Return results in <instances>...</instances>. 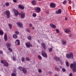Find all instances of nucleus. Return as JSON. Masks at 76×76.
I'll list each match as a JSON object with an SVG mask.
<instances>
[{
  "mask_svg": "<svg viewBox=\"0 0 76 76\" xmlns=\"http://www.w3.org/2000/svg\"><path fill=\"white\" fill-rule=\"evenodd\" d=\"M66 57L67 59H73L74 56L72 53H70V54H67L66 55Z\"/></svg>",
  "mask_w": 76,
  "mask_h": 76,
  "instance_id": "obj_1",
  "label": "nucleus"
},
{
  "mask_svg": "<svg viewBox=\"0 0 76 76\" xmlns=\"http://www.w3.org/2000/svg\"><path fill=\"white\" fill-rule=\"evenodd\" d=\"M18 69H20V71L23 72V73L26 74L27 73V70L26 68L25 67H23L22 68L21 66H19L18 67Z\"/></svg>",
  "mask_w": 76,
  "mask_h": 76,
  "instance_id": "obj_2",
  "label": "nucleus"
},
{
  "mask_svg": "<svg viewBox=\"0 0 76 76\" xmlns=\"http://www.w3.org/2000/svg\"><path fill=\"white\" fill-rule=\"evenodd\" d=\"M42 55L43 57H45V58H47L48 56L45 52L44 51H42Z\"/></svg>",
  "mask_w": 76,
  "mask_h": 76,
  "instance_id": "obj_3",
  "label": "nucleus"
},
{
  "mask_svg": "<svg viewBox=\"0 0 76 76\" xmlns=\"http://www.w3.org/2000/svg\"><path fill=\"white\" fill-rule=\"evenodd\" d=\"M5 14L6 15H7V18H10V11H9L7 10L5 11Z\"/></svg>",
  "mask_w": 76,
  "mask_h": 76,
  "instance_id": "obj_4",
  "label": "nucleus"
},
{
  "mask_svg": "<svg viewBox=\"0 0 76 76\" xmlns=\"http://www.w3.org/2000/svg\"><path fill=\"white\" fill-rule=\"evenodd\" d=\"M26 46L27 48H30V47H32V45L30 42H28L26 43Z\"/></svg>",
  "mask_w": 76,
  "mask_h": 76,
  "instance_id": "obj_5",
  "label": "nucleus"
},
{
  "mask_svg": "<svg viewBox=\"0 0 76 76\" xmlns=\"http://www.w3.org/2000/svg\"><path fill=\"white\" fill-rule=\"evenodd\" d=\"M13 11L14 12V14L15 16H18L19 15V12H18V11L14 9L13 10Z\"/></svg>",
  "mask_w": 76,
  "mask_h": 76,
  "instance_id": "obj_6",
  "label": "nucleus"
},
{
  "mask_svg": "<svg viewBox=\"0 0 76 76\" xmlns=\"http://www.w3.org/2000/svg\"><path fill=\"white\" fill-rule=\"evenodd\" d=\"M35 12L39 13L41 11V8L39 7H36L35 8Z\"/></svg>",
  "mask_w": 76,
  "mask_h": 76,
  "instance_id": "obj_7",
  "label": "nucleus"
},
{
  "mask_svg": "<svg viewBox=\"0 0 76 76\" xmlns=\"http://www.w3.org/2000/svg\"><path fill=\"white\" fill-rule=\"evenodd\" d=\"M17 24L19 28H23V24H22V23L20 22H18L17 23Z\"/></svg>",
  "mask_w": 76,
  "mask_h": 76,
  "instance_id": "obj_8",
  "label": "nucleus"
},
{
  "mask_svg": "<svg viewBox=\"0 0 76 76\" xmlns=\"http://www.w3.org/2000/svg\"><path fill=\"white\" fill-rule=\"evenodd\" d=\"M70 67L72 70V71L73 73H76V66H72L71 67V66H70Z\"/></svg>",
  "mask_w": 76,
  "mask_h": 76,
  "instance_id": "obj_9",
  "label": "nucleus"
},
{
  "mask_svg": "<svg viewBox=\"0 0 76 76\" xmlns=\"http://www.w3.org/2000/svg\"><path fill=\"white\" fill-rule=\"evenodd\" d=\"M54 59V60H56V61H60V58L58 57H57L56 56H55L53 57Z\"/></svg>",
  "mask_w": 76,
  "mask_h": 76,
  "instance_id": "obj_10",
  "label": "nucleus"
},
{
  "mask_svg": "<svg viewBox=\"0 0 76 76\" xmlns=\"http://www.w3.org/2000/svg\"><path fill=\"white\" fill-rule=\"evenodd\" d=\"M41 47H42L44 49V50H46V45L45 44V43H42L41 44Z\"/></svg>",
  "mask_w": 76,
  "mask_h": 76,
  "instance_id": "obj_11",
  "label": "nucleus"
},
{
  "mask_svg": "<svg viewBox=\"0 0 76 76\" xmlns=\"http://www.w3.org/2000/svg\"><path fill=\"white\" fill-rule=\"evenodd\" d=\"M56 5L54 3H52L50 4V7L52 8H54L56 7Z\"/></svg>",
  "mask_w": 76,
  "mask_h": 76,
  "instance_id": "obj_12",
  "label": "nucleus"
},
{
  "mask_svg": "<svg viewBox=\"0 0 76 76\" xmlns=\"http://www.w3.org/2000/svg\"><path fill=\"white\" fill-rule=\"evenodd\" d=\"M15 43L16 45H20V41L18 39H17L15 42Z\"/></svg>",
  "mask_w": 76,
  "mask_h": 76,
  "instance_id": "obj_13",
  "label": "nucleus"
},
{
  "mask_svg": "<svg viewBox=\"0 0 76 76\" xmlns=\"http://www.w3.org/2000/svg\"><path fill=\"white\" fill-rule=\"evenodd\" d=\"M18 7L21 10H23L24 9V6H22L21 5H19L18 6Z\"/></svg>",
  "mask_w": 76,
  "mask_h": 76,
  "instance_id": "obj_14",
  "label": "nucleus"
},
{
  "mask_svg": "<svg viewBox=\"0 0 76 76\" xmlns=\"http://www.w3.org/2000/svg\"><path fill=\"white\" fill-rule=\"evenodd\" d=\"M61 13V10L60 9H58V11H56V14H60Z\"/></svg>",
  "mask_w": 76,
  "mask_h": 76,
  "instance_id": "obj_15",
  "label": "nucleus"
},
{
  "mask_svg": "<svg viewBox=\"0 0 76 76\" xmlns=\"http://www.w3.org/2000/svg\"><path fill=\"white\" fill-rule=\"evenodd\" d=\"M4 39L5 41H7V34H4Z\"/></svg>",
  "mask_w": 76,
  "mask_h": 76,
  "instance_id": "obj_16",
  "label": "nucleus"
},
{
  "mask_svg": "<svg viewBox=\"0 0 76 76\" xmlns=\"http://www.w3.org/2000/svg\"><path fill=\"white\" fill-rule=\"evenodd\" d=\"M31 3L33 5H36L37 4V1L35 0H33L31 1Z\"/></svg>",
  "mask_w": 76,
  "mask_h": 76,
  "instance_id": "obj_17",
  "label": "nucleus"
},
{
  "mask_svg": "<svg viewBox=\"0 0 76 76\" xmlns=\"http://www.w3.org/2000/svg\"><path fill=\"white\" fill-rule=\"evenodd\" d=\"M50 26H51V28H52L54 29H55V28H56V26H55L53 24H52L51 23H50Z\"/></svg>",
  "mask_w": 76,
  "mask_h": 76,
  "instance_id": "obj_18",
  "label": "nucleus"
},
{
  "mask_svg": "<svg viewBox=\"0 0 76 76\" xmlns=\"http://www.w3.org/2000/svg\"><path fill=\"white\" fill-rule=\"evenodd\" d=\"M71 67H76V63L75 62H74V64H70Z\"/></svg>",
  "mask_w": 76,
  "mask_h": 76,
  "instance_id": "obj_19",
  "label": "nucleus"
},
{
  "mask_svg": "<svg viewBox=\"0 0 76 76\" xmlns=\"http://www.w3.org/2000/svg\"><path fill=\"white\" fill-rule=\"evenodd\" d=\"M4 65L5 67H8L9 66V63L7 62H4Z\"/></svg>",
  "mask_w": 76,
  "mask_h": 76,
  "instance_id": "obj_20",
  "label": "nucleus"
},
{
  "mask_svg": "<svg viewBox=\"0 0 76 76\" xmlns=\"http://www.w3.org/2000/svg\"><path fill=\"white\" fill-rule=\"evenodd\" d=\"M6 46L7 47V48H10L11 47V45H10V43H7L6 44Z\"/></svg>",
  "mask_w": 76,
  "mask_h": 76,
  "instance_id": "obj_21",
  "label": "nucleus"
},
{
  "mask_svg": "<svg viewBox=\"0 0 76 76\" xmlns=\"http://www.w3.org/2000/svg\"><path fill=\"white\" fill-rule=\"evenodd\" d=\"M65 32L66 33H68L69 32H70V30L69 28H67L65 30Z\"/></svg>",
  "mask_w": 76,
  "mask_h": 76,
  "instance_id": "obj_22",
  "label": "nucleus"
},
{
  "mask_svg": "<svg viewBox=\"0 0 76 76\" xmlns=\"http://www.w3.org/2000/svg\"><path fill=\"white\" fill-rule=\"evenodd\" d=\"M21 18H24L25 17V14L23 13L21 15Z\"/></svg>",
  "mask_w": 76,
  "mask_h": 76,
  "instance_id": "obj_23",
  "label": "nucleus"
},
{
  "mask_svg": "<svg viewBox=\"0 0 76 76\" xmlns=\"http://www.w3.org/2000/svg\"><path fill=\"white\" fill-rule=\"evenodd\" d=\"M13 38L16 39L18 38V35L15 34H14L12 36Z\"/></svg>",
  "mask_w": 76,
  "mask_h": 76,
  "instance_id": "obj_24",
  "label": "nucleus"
},
{
  "mask_svg": "<svg viewBox=\"0 0 76 76\" xmlns=\"http://www.w3.org/2000/svg\"><path fill=\"white\" fill-rule=\"evenodd\" d=\"M55 69L56 71H60V68H57V67H55Z\"/></svg>",
  "mask_w": 76,
  "mask_h": 76,
  "instance_id": "obj_25",
  "label": "nucleus"
},
{
  "mask_svg": "<svg viewBox=\"0 0 76 76\" xmlns=\"http://www.w3.org/2000/svg\"><path fill=\"white\" fill-rule=\"evenodd\" d=\"M67 3V0H64L63 1V4H66Z\"/></svg>",
  "mask_w": 76,
  "mask_h": 76,
  "instance_id": "obj_26",
  "label": "nucleus"
},
{
  "mask_svg": "<svg viewBox=\"0 0 76 76\" xmlns=\"http://www.w3.org/2000/svg\"><path fill=\"white\" fill-rule=\"evenodd\" d=\"M11 76H16V74L15 73H12L11 74Z\"/></svg>",
  "mask_w": 76,
  "mask_h": 76,
  "instance_id": "obj_27",
  "label": "nucleus"
},
{
  "mask_svg": "<svg viewBox=\"0 0 76 76\" xmlns=\"http://www.w3.org/2000/svg\"><path fill=\"white\" fill-rule=\"evenodd\" d=\"M3 34H4V33L3 31H0V35H3Z\"/></svg>",
  "mask_w": 76,
  "mask_h": 76,
  "instance_id": "obj_28",
  "label": "nucleus"
},
{
  "mask_svg": "<svg viewBox=\"0 0 76 76\" xmlns=\"http://www.w3.org/2000/svg\"><path fill=\"white\" fill-rule=\"evenodd\" d=\"M26 61H30V59H29V58L28 57L26 58Z\"/></svg>",
  "mask_w": 76,
  "mask_h": 76,
  "instance_id": "obj_29",
  "label": "nucleus"
},
{
  "mask_svg": "<svg viewBox=\"0 0 76 76\" xmlns=\"http://www.w3.org/2000/svg\"><path fill=\"white\" fill-rule=\"evenodd\" d=\"M38 57L39 60H42V57L40 55H38Z\"/></svg>",
  "mask_w": 76,
  "mask_h": 76,
  "instance_id": "obj_30",
  "label": "nucleus"
},
{
  "mask_svg": "<svg viewBox=\"0 0 76 76\" xmlns=\"http://www.w3.org/2000/svg\"><path fill=\"white\" fill-rule=\"evenodd\" d=\"M66 66H67V67H69V63L68 61H66Z\"/></svg>",
  "mask_w": 76,
  "mask_h": 76,
  "instance_id": "obj_31",
  "label": "nucleus"
},
{
  "mask_svg": "<svg viewBox=\"0 0 76 76\" xmlns=\"http://www.w3.org/2000/svg\"><path fill=\"white\" fill-rule=\"evenodd\" d=\"M8 25H9V26L10 29H12V24H11L9 23Z\"/></svg>",
  "mask_w": 76,
  "mask_h": 76,
  "instance_id": "obj_32",
  "label": "nucleus"
},
{
  "mask_svg": "<svg viewBox=\"0 0 76 76\" xmlns=\"http://www.w3.org/2000/svg\"><path fill=\"white\" fill-rule=\"evenodd\" d=\"M28 40H31L32 37H31V36H29L28 37Z\"/></svg>",
  "mask_w": 76,
  "mask_h": 76,
  "instance_id": "obj_33",
  "label": "nucleus"
},
{
  "mask_svg": "<svg viewBox=\"0 0 76 76\" xmlns=\"http://www.w3.org/2000/svg\"><path fill=\"white\" fill-rule=\"evenodd\" d=\"M15 35H19V32H18V31H15Z\"/></svg>",
  "mask_w": 76,
  "mask_h": 76,
  "instance_id": "obj_34",
  "label": "nucleus"
},
{
  "mask_svg": "<svg viewBox=\"0 0 76 76\" xmlns=\"http://www.w3.org/2000/svg\"><path fill=\"white\" fill-rule=\"evenodd\" d=\"M52 51H53V48H50L49 49V52H51Z\"/></svg>",
  "mask_w": 76,
  "mask_h": 76,
  "instance_id": "obj_35",
  "label": "nucleus"
},
{
  "mask_svg": "<svg viewBox=\"0 0 76 76\" xmlns=\"http://www.w3.org/2000/svg\"><path fill=\"white\" fill-rule=\"evenodd\" d=\"M8 50H9V51H10L11 52H12V51H13V50H12V49L10 48H8Z\"/></svg>",
  "mask_w": 76,
  "mask_h": 76,
  "instance_id": "obj_36",
  "label": "nucleus"
},
{
  "mask_svg": "<svg viewBox=\"0 0 76 76\" xmlns=\"http://www.w3.org/2000/svg\"><path fill=\"white\" fill-rule=\"evenodd\" d=\"M6 6H7V7H8L9 6V3H7L5 4Z\"/></svg>",
  "mask_w": 76,
  "mask_h": 76,
  "instance_id": "obj_37",
  "label": "nucleus"
},
{
  "mask_svg": "<svg viewBox=\"0 0 76 76\" xmlns=\"http://www.w3.org/2000/svg\"><path fill=\"white\" fill-rule=\"evenodd\" d=\"M62 42L63 43V45H64V44H66V41H62Z\"/></svg>",
  "mask_w": 76,
  "mask_h": 76,
  "instance_id": "obj_38",
  "label": "nucleus"
},
{
  "mask_svg": "<svg viewBox=\"0 0 76 76\" xmlns=\"http://www.w3.org/2000/svg\"><path fill=\"white\" fill-rule=\"evenodd\" d=\"M62 71L63 72H65L66 71V69H65V68H62Z\"/></svg>",
  "mask_w": 76,
  "mask_h": 76,
  "instance_id": "obj_39",
  "label": "nucleus"
},
{
  "mask_svg": "<svg viewBox=\"0 0 76 76\" xmlns=\"http://www.w3.org/2000/svg\"><path fill=\"white\" fill-rule=\"evenodd\" d=\"M25 58H24L23 57L22 58H21L22 61L23 62L24 61H25Z\"/></svg>",
  "mask_w": 76,
  "mask_h": 76,
  "instance_id": "obj_40",
  "label": "nucleus"
},
{
  "mask_svg": "<svg viewBox=\"0 0 76 76\" xmlns=\"http://www.w3.org/2000/svg\"><path fill=\"white\" fill-rule=\"evenodd\" d=\"M32 16L33 17H35L37 16V14H33Z\"/></svg>",
  "mask_w": 76,
  "mask_h": 76,
  "instance_id": "obj_41",
  "label": "nucleus"
},
{
  "mask_svg": "<svg viewBox=\"0 0 76 76\" xmlns=\"http://www.w3.org/2000/svg\"><path fill=\"white\" fill-rule=\"evenodd\" d=\"M26 30H27V32H29V33L31 32L30 31V30H29V29H28V28H26Z\"/></svg>",
  "mask_w": 76,
  "mask_h": 76,
  "instance_id": "obj_42",
  "label": "nucleus"
},
{
  "mask_svg": "<svg viewBox=\"0 0 76 76\" xmlns=\"http://www.w3.org/2000/svg\"><path fill=\"white\" fill-rule=\"evenodd\" d=\"M1 63H2V64H4V61L3 60H1Z\"/></svg>",
  "mask_w": 76,
  "mask_h": 76,
  "instance_id": "obj_43",
  "label": "nucleus"
},
{
  "mask_svg": "<svg viewBox=\"0 0 76 76\" xmlns=\"http://www.w3.org/2000/svg\"><path fill=\"white\" fill-rule=\"evenodd\" d=\"M56 31L57 33H59V32H60V31L58 29L56 30Z\"/></svg>",
  "mask_w": 76,
  "mask_h": 76,
  "instance_id": "obj_44",
  "label": "nucleus"
},
{
  "mask_svg": "<svg viewBox=\"0 0 76 76\" xmlns=\"http://www.w3.org/2000/svg\"><path fill=\"white\" fill-rule=\"evenodd\" d=\"M38 72H39V73H41V72H42V71L41 70V69H39L38 70Z\"/></svg>",
  "mask_w": 76,
  "mask_h": 76,
  "instance_id": "obj_45",
  "label": "nucleus"
},
{
  "mask_svg": "<svg viewBox=\"0 0 76 76\" xmlns=\"http://www.w3.org/2000/svg\"><path fill=\"white\" fill-rule=\"evenodd\" d=\"M13 60H14V61H16V58H15V57H13Z\"/></svg>",
  "mask_w": 76,
  "mask_h": 76,
  "instance_id": "obj_46",
  "label": "nucleus"
},
{
  "mask_svg": "<svg viewBox=\"0 0 76 76\" xmlns=\"http://www.w3.org/2000/svg\"><path fill=\"white\" fill-rule=\"evenodd\" d=\"M29 26L30 27H32V24L31 23H30L29 24Z\"/></svg>",
  "mask_w": 76,
  "mask_h": 76,
  "instance_id": "obj_47",
  "label": "nucleus"
},
{
  "mask_svg": "<svg viewBox=\"0 0 76 76\" xmlns=\"http://www.w3.org/2000/svg\"><path fill=\"white\" fill-rule=\"evenodd\" d=\"M13 1L14 3H17V0H13Z\"/></svg>",
  "mask_w": 76,
  "mask_h": 76,
  "instance_id": "obj_48",
  "label": "nucleus"
},
{
  "mask_svg": "<svg viewBox=\"0 0 76 76\" xmlns=\"http://www.w3.org/2000/svg\"><path fill=\"white\" fill-rule=\"evenodd\" d=\"M0 54H3V51H2L0 50Z\"/></svg>",
  "mask_w": 76,
  "mask_h": 76,
  "instance_id": "obj_49",
  "label": "nucleus"
},
{
  "mask_svg": "<svg viewBox=\"0 0 76 76\" xmlns=\"http://www.w3.org/2000/svg\"><path fill=\"white\" fill-rule=\"evenodd\" d=\"M69 76H72V73H70L69 74Z\"/></svg>",
  "mask_w": 76,
  "mask_h": 76,
  "instance_id": "obj_50",
  "label": "nucleus"
},
{
  "mask_svg": "<svg viewBox=\"0 0 76 76\" xmlns=\"http://www.w3.org/2000/svg\"><path fill=\"white\" fill-rule=\"evenodd\" d=\"M49 73L50 74H52V72L51 71H50L49 72Z\"/></svg>",
  "mask_w": 76,
  "mask_h": 76,
  "instance_id": "obj_51",
  "label": "nucleus"
},
{
  "mask_svg": "<svg viewBox=\"0 0 76 76\" xmlns=\"http://www.w3.org/2000/svg\"><path fill=\"white\" fill-rule=\"evenodd\" d=\"M65 20H67V17H65Z\"/></svg>",
  "mask_w": 76,
  "mask_h": 76,
  "instance_id": "obj_52",
  "label": "nucleus"
},
{
  "mask_svg": "<svg viewBox=\"0 0 76 76\" xmlns=\"http://www.w3.org/2000/svg\"><path fill=\"white\" fill-rule=\"evenodd\" d=\"M54 76H58V75L57 74H56V75H55Z\"/></svg>",
  "mask_w": 76,
  "mask_h": 76,
  "instance_id": "obj_53",
  "label": "nucleus"
},
{
  "mask_svg": "<svg viewBox=\"0 0 76 76\" xmlns=\"http://www.w3.org/2000/svg\"><path fill=\"white\" fill-rule=\"evenodd\" d=\"M50 12H46V13H48H48H49Z\"/></svg>",
  "mask_w": 76,
  "mask_h": 76,
  "instance_id": "obj_54",
  "label": "nucleus"
},
{
  "mask_svg": "<svg viewBox=\"0 0 76 76\" xmlns=\"http://www.w3.org/2000/svg\"><path fill=\"white\" fill-rule=\"evenodd\" d=\"M69 4H71V3H72V1H69Z\"/></svg>",
  "mask_w": 76,
  "mask_h": 76,
  "instance_id": "obj_55",
  "label": "nucleus"
},
{
  "mask_svg": "<svg viewBox=\"0 0 76 76\" xmlns=\"http://www.w3.org/2000/svg\"><path fill=\"white\" fill-rule=\"evenodd\" d=\"M3 7H6V6H5V5L4 4L3 5Z\"/></svg>",
  "mask_w": 76,
  "mask_h": 76,
  "instance_id": "obj_56",
  "label": "nucleus"
},
{
  "mask_svg": "<svg viewBox=\"0 0 76 76\" xmlns=\"http://www.w3.org/2000/svg\"><path fill=\"white\" fill-rule=\"evenodd\" d=\"M69 2H70V1H71V0H67Z\"/></svg>",
  "mask_w": 76,
  "mask_h": 76,
  "instance_id": "obj_57",
  "label": "nucleus"
},
{
  "mask_svg": "<svg viewBox=\"0 0 76 76\" xmlns=\"http://www.w3.org/2000/svg\"><path fill=\"white\" fill-rule=\"evenodd\" d=\"M37 41L39 43V40H37Z\"/></svg>",
  "mask_w": 76,
  "mask_h": 76,
  "instance_id": "obj_58",
  "label": "nucleus"
},
{
  "mask_svg": "<svg viewBox=\"0 0 76 76\" xmlns=\"http://www.w3.org/2000/svg\"><path fill=\"white\" fill-rule=\"evenodd\" d=\"M14 72L15 73H16V71H15V70H14Z\"/></svg>",
  "mask_w": 76,
  "mask_h": 76,
  "instance_id": "obj_59",
  "label": "nucleus"
},
{
  "mask_svg": "<svg viewBox=\"0 0 76 76\" xmlns=\"http://www.w3.org/2000/svg\"><path fill=\"white\" fill-rule=\"evenodd\" d=\"M32 29H35V28H34V27H32Z\"/></svg>",
  "mask_w": 76,
  "mask_h": 76,
  "instance_id": "obj_60",
  "label": "nucleus"
},
{
  "mask_svg": "<svg viewBox=\"0 0 76 76\" xmlns=\"http://www.w3.org/2000/svg\"><path fill=\"white\" fill-rule=\"evenodd\" d=\"M71 36H72V35L70 34L69 35V37H71Z\"/></svg>",
  "mask_w": 76,
  "mask_h": 76,
  "instance_id": "obj_61",
  "label": "nucleus"
},
{
  "mask_svg": "<svg viewBox=\"0 0 76 76\" xmlns=\"http://www.w3.org/2000/svg\"><path fill=\"white\" fill-rule=\"evenodd\" d=\"M38 1H41V0H38Z\"/></svg>",
  "mask_w": 76,
  "mask_h": 76,
  "instance_id": "obj_62",
  "label": "nucleus"
},
{
  "mask_svg": "<svg viewBox=\"0 0 76 76\" xmlns=\"http://www.w3.org/2000/svg\"><path fill=\"white\" fill-rule=\"evenodd\" d=\"M19 15H20V14H21V13H20V14H19Z\"/></svg>",
  "mask_w": 76,
  "mask_h": 76,
  "instance_id": "obj_63",
  "label": "nucleus"
},
{
  "mask_svg": "<svg viewBox=\"0 0 76 76\" xmlns=\"http://www.w3.org/2000/svg\"><path fill=\"white\" fill-rule=\"evenodd\" d=\"M0 76H1V75H0Z\"/></svg>",
  "mask_w": 76,
  "mask_h": 76,
  "instance_id": "obj_64",
  "label": "nucleus"
}]
</instances>
